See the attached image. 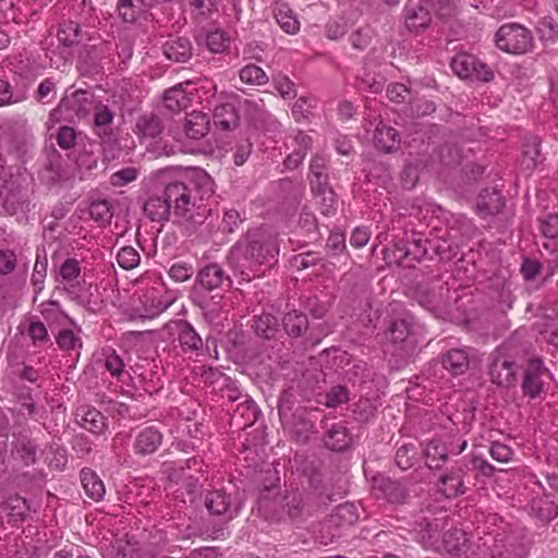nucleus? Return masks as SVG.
Returning <instances> with one entry per match:
<instances>
[{
	"label": "nucleus",
	"instance_id": "nucleus-57",
	"mask_svg": "<svg viewBox=\"0 0 558 558\" xmlns=\"http://www.w3.org/2000/svg\"><path fill=\"white\" fill-rule=\"evenodd\" d=\"M390 340L392 342H407L410 336V325L405 319L396 320L389 329Z\"/></svg>",
	"mask_w": 558,
	"mask_h": 558
},
{
	"label": "nucleus",
	"instance_id": "nucleus-46",
	"mask_svg": "<svg viewBox=\"0 0 558 558\" xmlns=\"http://www.w3.org/2000/svg\"><path fill=\"white\" fill-rule=\"evenodd\" d=\"M407 244L410 246L411 259L421 260L427 254V240L423 238L421 233L412 232L410 235L407 234Z\"/></svg>",
	"mask_w": 558,
	"mask_h": 558
},
{
	"label": "nucleus",
	"instance_id": "nucleus-36",
	"mask_svg": "<svg viewBox=\"0 0 558 558\" xmlns=\"http://www.w3.org/2000/svg\"><path fill=\"white\" fill-rule=\"evenodd\" d=\"M282 324L288 335L299 337L306 330L308 320L306 315L294 311L284 315Z\"/></svg>",
	"mask_w": 558,
	"mask_h": 558
},
{
	"label": "nucleus",
	"instance_id": "nucleus-63",
	"mask_svg": "<svg viewBox=\"0 0 558 558\" xmlns=\"http://www.w3.org/2000/svg\"><path fill=\"white\" fill-rule=\"evenodd\" d=\"M16 254L12 250H0V275H9L16 267Z\"/></svg>",
	"mask_w": 558,
	"mask_h": 558
},
{
	"label": "nucleus",
	"instance_id": "nucleus-3",
	"mask_svg": "<svg viewBox=\"0 0 558 558\" xmlns=\"http://www.w3.org/2000/svg\"><path fill=\"white\" fill-rule=\"evenodd\" d=\"M499 534L485 533L480 537V543L471 546L470 538L461 529L448 530L442 536V547L451 555H468L470 558H512L511 553L506 548L504 537Z\"/></svg>",
	"mask_w": 558,
	"mask_h": 558
},
{
	"label": "nucleus",
	"instance_id": "nucleus-64",
	"mask_svg": "<svg viewBox=\"0 0 558 558\" xmlns=\"http://www.w3.org/2000/svg\"><path fill=\"white\" fill-rule=\"evenodd\" d=\"M56 140L58 145L63 148L68 149L72 147L76 140V133L73 128L70 126H61L58 130V133L56 135Z\"/></svg>",
	"mask_w": 558,
	"mask_h": 558
},
{
	"label": "nucleus",
	"instance_id": "nucleus-21",
	"mask_svg": "<svg viewBox=\"0 0 558 558\" xmlns=\"http://www.w3.org/2000/svg\"><path fill=\"white\" fill-rule=\"evenodd\" d=\"M161 441V433L156 427L147 426L137 433L133 447L138 454H150L159 448Z\"/></svg>",
	"mask_w": 558,
	"mask_h": 558
},
{
	"label": "nucleus",
	"instance_id": "nucleus-56",
	"mask_svg": "<svg viewBox=\"0 0 558 558\" xmlns=\"http://www.w3.org/2000/svg\"><path fill=\"white\" fill-rule=\"evenodd\" d=\"M138 177V170L134 167L123 168L110 177V183L113 186L121 187L133 181H135Z\"/></svg>",
	"mask_w": 558,
	"mask_h": 558
},
{
	"label": "nucleus",
	"instance_id": "nucleus-16",
	"mask_svg": "<svg viewBox=\"0 0 558 558\" xmlns=\"http://www.w3.org/2000/svg\"><path fill=\"white\" fill-rule=\"evenodd\" d=\"M373 492L376 497H383L392 504L403 502L409 495L402 483L383 475L374 477Z\"/></svg>",
	"mask_w": 558,
	"mask_h": 558
},
{
	"label": "nucleus",
	"instance_id": "nucleus-48",
	"mask_svg": "<svg viewBox=\"0 0 558 558\" xmlns=\"http://www.w3.org/2000/svg\"><path fill=\"white\" fill-rule=\"evenodd\" d=\"M537 32L542 41L554 43L558 37V24L553 17L545 16L538 22Z\"/></svg>",
	"mask_w": 558,
	"mask_h": 558
},
{
	"label": "nucleus",
	"instance_id": "nucleus-42",
	"mask_svg": "<svg viewBox=\"0 0 558 558\" xmlns=\"http://www.w3.org/2000/svg\"><path fill=\"white\" fill-rule=\"evenodd\" d=\"M407 258H411V253L405 240L397 241L391 247L385 250V260L388 264L400 265Z\"/></svg>",
	"mask_w": 558,
	"mask_h": 558
},
{
	"label": "nucleus",
	"instance_id": "nucleus-12",
	"mask_svg": "<svg viewBox=\"0 0 558 558\" xmlns=\"http://www.w3.org/2000/svg\"><path fill=\"white\" fill-rule=\"evenodd\" d=\"M170 329L177 335L179 345L185 354L198 355L203 350V339L189 322L182 319L172 322Z\"/></svg>",
	"mask_w": 558,
	"mask_h": 558
},
{
	"label": "nucleus",
	"instance_id": "nucleus-50",
	"mask_svg": "<svg viewBox=\"0 0 558 558\" xmlns=\"http://www.w3.org/2000/svg\"><path fill=\"white\" fill-rule=\"evenodd\" d=\"M137 133L143 137H156L161 132L159 120L155 117H143L136 123Z\"/></svg>",
	"mask_w": 558,
	"mask_h": 558
},
{
	"label": "nucleus",
	"instance_id": "nucleus-19",
	"mask_svg": "<svg viewBox=\"0 0 558 558\" xmlns=\"http://www.w3.org/2000/svg\"><path fill=\"white\" fill-rule=\"evenodd\" d=\"M160 553L151 544H141L137 541H120L117 546V558H158Z\"/></svg>",
	"mask_w": 558,
	"mask_h": 558
},
{
	"label": "nucleus",
	"instance_id": "nucleus-61",
	"mask_svg": "<svg viewBox=\"0 0 558 558\" xmlns=\"http://www.w3.org/2000/svg\"><path fill=\"white\" fill-rule=\"evenodd\" d=\"M202 427V424L192 422L190 418H186L178 424L174 433L178 437L186 434L191 438H198L199 435H203Z\"/></svg>",
	"mask_w": 558,
	"mask_h": 558
},
{
	"label": "nucleus",
	"instance_id": "nucleus-60",
	"mask_svg": "<svg viewBox=\"0 0 558 558\" xmlns=\"http://www.w3.org/2000/svg\"><path fill=\"white\" fill-rule=\"evenodd\" d=\"M489 454L497 462L508 463L512 459L513 451L507 445L494 441L490 445Z\"/></svg>",
	"mask_w": 558,
	"mask_h": 558
},
{
	"label": "nucleus",
	"instance_id": "nucleus-29",
	"mask_svg": "<svg viewBox=\"0 0 558 558\" xmlns=\"http://www.w3.org/2000/svg\"><path fill=\"white\" fill-rule=\"evenodd\" d=\"M81 482L86 495L90 499L95 501L102 499L106 493L105 485L94 471L83 469L81 471Z\"/></svg>",
	"mask_w": 558,
	"mask_h": 558
},
{
	"label": "nucleus",
	"instance_id": "nucleus-18",
	"mask_svg": "<svg viewBox=\"0 0 558 558\" xmlns=\"http://www.w3.org/2000/svg\"><path fill=\"white\" fill-rule=\"evenodd\" d=\"M506 201L501 193L496 190H483L476 198V213L482 218L497 215L505 207Z\"/></svg>",
	"mask_w": 558,
	"mask_h": 558
},
{
	"label": "nucleus",
	"instance_id": "nucleus-26",
	"mask_svg": "<svg viewBox=\"0 0 558 558\" xmlns=\"http://www.w3.org/2000/svg\"><path fill=\"white\" fill-rule=\"evenodd\" d=\"M275 19L280 28L287 34H296L300 31V22L293 10L283 2H278L274 7Z\"/></svg>",
	"mask_w": 558,
	"mask_h": 558
},
{
	"label": "nucleus",
	"instance_id": "nucleus-32",
	"mask_svg": "<svg viewBox=\"0 0 558 558\" xmlns=\"http://www.w3.org/2000/svg\"><path fill=\"white\" fill-rule=\"evenodd\" d=\"M440 492L447 498H453L464 493V486L460 470H452L440 478Z\"/></svg>",
	"mask_w": 558,
	"mask_h": 558
},
{
	"label": "nucleus",
	"instance_id": "nucleus-30",
	"mask_svg": "<svg viewBox=\"0 0 558 558\" xmlns=\"http://www.w3.org/2000/svg\"><path fill=\"white\" fill-rule=\"evenodd\" d=\"M404 21L410 31L417 32L428 26L430 14L422 5L407 7L404 10Z\"/></svg>",
	"mask_w": 558,
	"mask_h": 558
},
{
	"label": "nucleus",
	"instance_id": "nucleus-28",
	"mask_svg": "<svg viewBox=\"0 0 558 558\" xmlns=\"http://www.w3.org/2000/svg\"><path fill=\"white\" fill-rule=\"evenodd\" d=\"M441 363L451 373L463 374L469 367V354L464 349H451L442 355Z\"/></svg>",
	"mask_w": 558,
	"mask_h": 558
},
{
	"label": "nucleus",
	"instance_id": "nucleus-45",
	"mask_svg": "<svg viewBox=\"0 0 558 558\" xmlns=\"http://www.w3.org/2000/svg\"><path fill=\"white\" fill-rule=\"evenodd\" d=\"M205 43L211 52L221 53L229 47L230 38L225 32L215 29L207 33Z\"/></svg>",
	"mask_w": 558,
	"mask_h": 558
},
{
	"label": "nucleus",
	"instance_id": "nucleus-14",
	"mask_svg": "<svg viewBox=\"0 0 558 558\" xmlns=\"http://www.w3.org/2000/svg\"><path fill=\"white\" fill-rule=\"evenodd\" d=\"M17 178L5 167L0 170V207L13 211L21 201Z\"/></svg>",
	"mask_w": 558,
	"mask_h": 558
},
{
	"label": "nucleus",
	"instance_id": "nucleus-43",
	"mask_svg": "<svg viewBox=\"0 0 558 558\" xmlns=\"http://www.w3.org/2000/svg\"><path fill=\"white\" fill-rule=\"evenodd\" d=\"M278 326V319L268 313H264L255 318L254 328L257 335L264 338H271Z\"/></svg>",
	"mask_w": 558,
	"mask_h": 558
},
{
	"label": "nucleus",
	"instance_id": "nucleus-31",
	"mask_svg": "<svg viewBox=\"0 0 558 558\" xmlns=\"http://www.w3.org/2000/svg\"><path fill=\"white\" fill-rule=\"evenodd\" d=\"M449 450L440 439L430 440L425 448L426 464L429 469L440 468L447 460Z\"/></svg>",
	"mask_w": 558,
	"mask_h": 558
},
{
	"label": "nucleus",
	"instance_id": "nucleus-6",
	"mask_svg": "<svg viewBox=\"0 0 558 558\" xmlns=\"http://www.w3.org/2000/svg\"><path fill=\"white\" fill-rule=\"evenodd\" d=\"M495 41L499 49L512 54L526 53L534 44L530 29L517 23L500 26L495 35Z\"/></svg>",
	"mask_w": 558,
	"mask_h": 558
},
{
	"label": "nucleus",
	"instance_id": "nucleus-15",
	"mask_svg": "<svg viewBox=\"0 0 558 558\" xmlns=\"http://www.w3.org/2000/svg\"><path fill=\"white\" fill-rule=\"evenodd\" d=\"M205 504L213 514L223 515L228 520L236 517L241 509L240 504L222 489L210 492Z\"/></svg>",
	"mask_w": 558,
	"mask_h": 558
},
{
	"label": "nucleus",
	"instance_id": "nucleus-23",
	"mask_svg": "<svg viewBox=\"0 0 558 558\" xmlns=\"http://www.w3.org/2000/svg\"><path fill=\"white\" fill-rule=\"evenodd\" d=\"M163 54L174 62H185L192 56V45L187 38L170 37L163 44Z\"/></svg>",
	"mask_w": 558,
	"mask_h": 558
},
{
	"label": "nucleus",
	"instance_id": "nucleus-11",
	"mask_svg": "<svg viewBox=\"0 0 558 558\" xmlns=\"http://www.w3.org/2000/svg\"><path fill=\"white\" fill-rule=\"evenodd\" d=\"M58 281L72 298H78L85 283L81 262L66 258L59 267Z\"/></svg>",
	"mask_w": 558,
	"mask_h": 558
},
{
	"label": "nucleus",
	"instance_id": "nucleus-53",
	"mask_svg": "<svg viewBox=\"0 0 558 558\" xmlns=\"http://www.w3.org/2000/svg\"><path fill=\"white\" fill-rule=\"evenodd\" d=\"M272 83L276 90L282 98L290 99L296 96L295 85L287 75H275L272 78Z\"/></svg>",
	"mask_w": 558,
	"mask_h": 558
},
{
	"label": "nucleus",
	"instance_id": "nucleus-62",
	"mask_svg": "<svg viewBox=\"0 0 558 558\" xmlns=\"http://www.w3.org/2000/svg\"><path fill=\"white\" fill-rule=\"evenodd\" d=\"M348 399H349L348 390L343 386H337V387H333L326 395V402H325V404L328 408H336V407L347 402Z\"/></svg>",
	"mask_w": 558,
	"mask_h": 558
},
{
	"label": "nucleus",
	"instance_id": "nucleus-39",
	"mask_svg": "<svg viewBox=\"0 0 558 558\" xmlns=\"http://www.w3.org/2000/svg\"><path fill=\"white\" fill-rule=\"evenodd\" d=\"M242 83L248 85L262 86L268 83L269 77L266 72L255 64H247L240 70L239 73Z\"/></svg>",
	"mask_w": 558,
	"mask_h": 558
},
{
	"label": "nucleus",
	"instance_id": "nucleus-55",
	"mask_svg": "<svg viewBox=\"0 0 558 558\" xmlns=\"http://www.w3.org/2000/svg\"><path fill=\"white\" fill-rule=\"evenodd\" d=\"M25 331L35 344H41L48 339L47 328L39 320L31 319L26 325Z\"/></svg>",
	"mask_w": 558,
	"mask_h": 558
},
{
	"label": "nucleus",
	"instance_id": "nucleus-24",
	"mask_svg": "<svg viewBox=\"0 0 558 558\" xmlns=\"http://www.w3.org/2000/svg\"><path fill=\"white\" fill-rule=\"evenodd\" d=\"M325 445L333 451H344L352 444L348 428L342 424H332L326 432Z\"/></svg>",
	"mask_w": 558,
	"mask_h": 558
},
{
	"label": "nucleus",
	"instance_id": "nucleus-40",
	"mask_svg": "<svg viewBox=\"0 0 558 558\" xmlns=\"http://www.w3.org/2000/svg\"><path fill=\"white\" fill-rule=\"evenodd\" d=\"M57 38L63 46L77 44L81 38V28L76 22L68 21L60 24Z\"/></svg>",
	"mask_w": 558,
	"mask_h": 558
},
{
	"label": "nucleus",
	"instance_id": "nucleus-51",
	"mask_svg": "<svg viewBox=\"0 0 558 558\" xmlns=\"http://www.w3.org/2000/svg\"><path fill=\"white\" fill-rule=\"evenodd\" d=\"M113 120V113L105 105H97L94 111V123L99 135L107 133Z\"/></svg>",
	"mask_w": 558,
	"mask_h": 558
},
{
	"label": "nucleus",
	"instance_id": "nucleus-34",
	"mask_svg": "<svg viewBox=\"0 0 558 558\" xmlns=\"http://www.w3.org/2000/svg\"><path fill=\"white\" fill-rule=\"evenodd\" d=\"M197 280L203 288L214 290L222 283L223 274L218 265L211 264L198 272Z\"/></svg>",
	"mask_w": 558,
	"mask_h": 558
},
{
	"label": "nucleus",
	"instance_id": "nucleus-5",
	"mask_svg": "<svg viewBox=\"0 0 558 558\" xmlns=\"http://www.w3.org/2000/svg\"><path fill=\"white\" fill-rule=\"evenodd\" d=\"M175 300L173 292L168 291L165 284L156 279L154 284L138 294L134 306V317L151 319L165 312Z\"/></svg>",
	"mask_w": 558,
	"mask_h": 558
},
{
	"label": "nucleus",
	"instance_id": "nucleus-13",
	"mask_svg": "<svg viewBox=\"0 0 558 558\" xmlns=\"http://www.w3.org/2000/svg\"><path fill=\"white\" fill-rule=\"evenodd\" d=\"M90 104L92 94L89 92L83 89L74 90L71 95H65L62 98L59 107L51 112L50 119H57V116L63 111H70V118H73V116L77 118L84 117L87 114Z\"/></svg>",
	"mask_w": 558,
	"mask_h": 558
},
{
	"label": "nucleus",
	"instance_id": "nucleus-47",
	"mask_svg": "<svg viewBox=\"0 0 558 558\" xmlns=\"http://www.w3.org/2000/svg\"><path fill=\"white\" fill-rule=\"evenodd\" d=\"M105 357L104 365L106 369L113 376L119 378L124 371V364L122 359L116 353L114 350L107 348L102 350Z\"/></svg>",
	"mask_w": 558,
	"mask_h": 558
},
{
	"label": "nucleus",
	"instance_id": "nucleus-22",
	"mask_svg": "<svg viewBox=\"0 0 558 558\" xmlns=\"http://www.w3.org/2000/svg\"><path fill=\"white\" fill-rule=\"evenodd\" d=\"M78 424L93 434L99 435L107 428L106 417L100 411L90 407H81L76 412Z\"/></svg>",
	"mask_w": 558,
	"mask_h": 558
},
{
	"label": "nucleus",
	"instance_id": "nucleus-35",
	"mask_svg": "<svg viewBox=\"0 0 558 558\" xmlns=\"http://www.w3.org/2000/svg\"><path fill=\"white\" fill-rule=\"evenodd\" d=\"M3 510L16 523L23 521L29 511L26 499L15 495L9 497L3 504Z\"/></svg>",
	"mask_w": 558,
	"mask_h": 558
},
{
	"label": "nucleus",
	"instance_id": "nucleus-7",
	"mask_svg": "<svg viewBox=\"0 0 558 558\" xmlns=\"http://www.w3.org/2000/svg\"><path fill=\"white\" fill-rule=\"evenodd\" d=\"M202 89H204L205 93L213 92L214 82L211 80L205 78L197 83H180L165 92V106L172 112H180L182 110H185L193 104L194 90Z\"/></svg>",
	"mask_w": 558,
	"mask_h": 558
},
{
	"label": "nucleus",
	"instance_id": "nucleus-10",
	"mask_svg": "<svg viewBox=\"0 0 558 558\" xmlns=\"http://www.w3.org/2000/svg\"><path fill=\"white\" fill-rule=\"evenodd\" d=\"M548 379H551V374L544 366L543 362L536 357L531 359L523 374V395L531 399L538 398L543 393L544 386Z\"/></svg>",
	"mask_w": 558,
	"mask_h": 558
},
{
	"label": "nucleus",
	"instance_id": "nucleus-52",
	"mask_svg": "<svg viewBox=\"0 0 558 558\" xmlns=\"http://www.w3.org/2000/svg\"><path fill=\"white\" fill-rule=\"evenodd\" d=\"M141 256L132 246L122 247L117 254V262L123 269H133L138 266Z\"/></svg>",
	"mask_w": 558,
	"mask_h": 558
},
{
	"label": "nucleus",
	"instance_id": "nucleus-1",
	"mask_svg": "<svg viewBox=\"0 0 558 558\" xmlns=\"http://www.w3.org/2000/svg\"><path fill=\"white\" fill-rule=\"evenodd\" d=\"M214 187L211 177L205 170L194 168L186 171L182 179L168 183L165 195L178 221L194 226L203 222L206 209L202 201L214 194Z\"/></svg>",
	"mask_w": 558,
	"mask_h": 558
},
{
	"label": "nucleus",
	"instance_id": "nucleus-54",
	"mask_svg": "<svg viewBox=\"0 0 558 558\" xmlns=\"http://www.w3.org/2000/svg\"><path fill=\"white\" fill-rule=\"evenodd\" d=\"M16 454L25 465L36 462L37 446L29 439L21 440L16 446Z\"/></svg>",
	"mask_w": 558,
	"mask_h": 558
},
{
	"label": "nucleus",
	"instance_id": "nucleus-41",
	"mask_svg": "<svg viewBox=\"0 0 558 558\" xmlns=\"http://www.w3.org/2000/svg\"><path fill=\"white\" fill-rule=\"evenodd\" d=\"M326 167V159L324 156L316 155L311 161L310 183L312 189H320L322 185L327 183V175L324 170Z\"/></svg>",
	"mask_w": 558,
	"mask_h": 558
},
{
	"label": "nucleus",
	"instance_id": "nucleus-33",
	"mask_svg": "<svg viewBox=\"0 0 558 558\" xmlns=\"http://www.w3.org/2000/svg\"><path fill=\"white\" fill-rule=\"evenodd\" d=\"M313 193L317 198V203L320 204V211L325 216L335 214L338 201L335 192L328 186V182L322 185L320 189H312Z\"/></svg>",
	"mask_w": 558,
	"mask_h": 558
},
{
	"label": "nucleus",
	"instance_id": "nucleus-38",
	"mask_svg": "<svg viewBox=\"0 0 558 558\" xmlns=\"http://www.w3.org/2000/svg\"><path fill=\"white\" fill-rule=\"evenodd\" d=\"M146 8L144 0H121L118 11L124 22L132 23L141 16Z\"/></svg>",
	"mask_w": 558,
	"mask_h": 558
},
{
	"label": "nucleus",
	"instance_id": "nucleus-4",
	"mask_svg": "<svg viewBox=\"0 0 558 558\" xmlns=\"http://www.w3.org/2000/svg\"><path fill=\"white\" fill-rule=\"evenodd\" d=\"M162 472L168 476L172 485H181L193 501L201 487V480L204 478V463L197 457L185 461L163 463Z\"/></svg>",
	"mask_w": 558,
	"mask_h": 558
},
{
	"label": "nucleus",
	"instance_id": "nucleus-2",
	"mask_svg": "<svg viewBox=\"0 0 558 558\" xmlns=\"http://www.w3.org/2000/svg\"><path fill=\"white\" fill-rule=\"evenodd\" d=\"M278 254V238L275 234H268L260 239L238 243L230 252L229 264L240 281L248 282L264 275L267 268L275 265Z\"/></svg>",
	"mask_w": 558,
	"mask_h": 558
},
{
	"label": "nucleus",
	"instance_id": "nucleus-25",
	"mask_svg": "<svg viewBox=\"0 0 558 558\" xmlns=\"http://www.w3.org/2000/svg\"><path fill=\"white\" fill-rule=\"evenodd\" d=\"M374 143L383 151L390 153L399 147L400 135L396 129L380 122L375 130Z\"/></svg>",
	"mask_w": 558,
	"mask_h": 558
},
{
	"label": "nucleus",
	"instance_id": "nucleus-9",
	"mask_svg": "<svg viewBox=\"0 0 558 558\" xmlns=\"http://www.w3.org/2000/svg\"><path fill=\"white\" fill-rule=\"evenodd\" d=\"M518 366L507 353L506 348L500 347L492 354L489 375L492 381L499 386L509 387L515 383Z\"/></svg>",
	"mask_w": 558,
	"mask_h": 558
},
{
	"label": "nucleus",
	"instance_id": "nucleus-59",
	"mask_svg": "<svg viewBox=\"0 0 558 558\" xmlns=\"http://www.w3.org/2000/svg\"><path fill=\"white\" fill-rule=\"evenodd\" d=\"M194 274V268L185 262H177L169 269V276L177 282L189 280Z\"/></svg>",
	"mask_w": 558,
	"mask_h": 558
},
{
	"label": "nucleus",
	"instance_id": "nucleus-37",
	"mask_svg": "<svg viewBox=\"0 0 558 558\" xmlns=\"http://www.w3.org/2000/svg\"><path fill=\"white\" fill-rule=\"evenodd\" d=\"M542 232L549 241L556 240L545 242L544 247L558 254V215H549L542 221Z\"/></svg>",
	"mask_w": 558,
	"mask_h": 558
},
{
	"label": "nucleus",
	"instance_id": "nucleus-49",
	"mask_svg": "<svg viewBox=\"0 0 558 558\" xmlns=\"http://www.w3.org/2000/svg\"><path fill=\"white\" fill-rule=\"evenodd\" d=\"M57 343L60 349L66 351H76L82 348L81 338L71 329H61L57 336Z\"/></svg>",
	"mask_w": 558,
	"mask_h": 558
},
{
	"label": "nucleus",
	"instance_id": "nucleus-27",
	"mask_svg": "<svg viewBox=\"0 0 558 558\" xmlns=\"http://www.w3.org/2000/svg\"><path fill=\"white\" fill-rule=\"evenodd\" d=\"M144 213L153 221L167 220L172 208L167 196H149L144 203Z\"/></svg>",
	"mask_w": 558,
	"mask_h": 558
},
{
	"label": "nucleus",
	"instance_id": "nucleus-44",
	"mask_svg": "<svg viewBox=\"0 0 558 558\" xmlns=\"http://www.w3.org/2000/svg\"><path fill=\"white\" fill-rule=\"evenodd\" d=\"M89 215L95 221L107 223L112 218L111 204L106 199L94 201L89 206Z\"/></svg>",
	"mask_w": 558,
	"mask_h": 558
},
{
	"label": "nucleus",
	"instance_id": "nucleus-20",
	"mask_svg": "<svg viewBox=\"0 0 558 558\" xmlns=\"http://www.w3.org/2000/svg\"><path fill=\"white\" fill-rule=\"evenodd\" d=\"M210 129V120L207 113L192 111L184 122V134L187 138L199 141L205 137Z\"/></svg>",
	"mask_w": 558,
	"mask_h": 558
},
{
	"label": "nucleus",
	"instance_id": "nucleus-58",
	"mask_svg": "<svg viewBox=\"0 0 558 558\" xmlns=\"http://www.w3.org/2000/svg\"><path fill=\"white\" fill-rule=\"evenodd\" d=\"M462 154L458 146L446 145L439 151V161L446 167H453L460 163Z\"/></svg>",
	"mask_w": 558,
	"mask_h": 558
},
{
	"label": "nucleus",
	"instance_id": "nucleus-8",
	"mask_svg": "<svg viewBox=\"0 0 558 558\" xmlns=\"http://www.w3.org/2000/svg\"><path fill=\"white\" fill-rule=\"evenodd\" d=\"M451 69L463 80L489 82L494 77V73L485 63L466 52H460L453 57Z\"/></svg>",
	"mask_w": 558,
	"mask_h": 558
},
{
	"label": "nucleus",
	"instance_id": "nucleus-17",
	"mask_svg": "<svg viewBox=\"0 0 558 558\" xmlns=\"http://www.w3.org/2000/svg\"><path fill=\"white\" fill-rule=\"evenodd\" d=\"M239 105L240 99L230 97L227 101L216 106L213 114L214 124L223 131L235 129L240 121Z\"/></svg>",
	"mask_w": 558,
	"mask_h": 558
}]
</instances>
